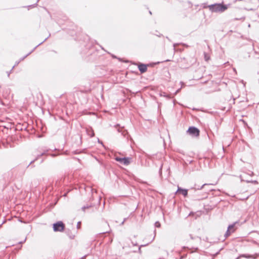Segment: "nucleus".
<instances>
[{"instance_id":"1","label":"nucleus","mask_w":259,"mask_h":259,"mask_svg":"<svg viewBox=\"0 0 259 259\" xmlns=\"http://www.w3.org/2000/svg\"><path fill=\"white\" fill-rule=\"evenodd\" d=\"M230 4L225 5L223 2L221 3H215L208 6V9L211 13H222L226 11Z\"/></svg>"},{"instance_id":"2","label":"nucleus","mask_w":259,"mask_h":259,"mask_svg":"<svg viewBox=\"0 0 259 259\" xmlns=\"http://www.w3.org/2000/svg\"><path fill=\"white\" fill-rule=\"evenodd\" d=\"M239 222L238 221H236L233 224L229 225L228 227L227 230L224 235V237L225 238L228 237L230 235L234 233L237 229V227H236V225H239Z\"/></svg>"},{"instance_id":"3","label":"nucleus","mask_w":259,"mask_h":259,"mask_svg":"<svg viewBox=\"0 0 259 259\" xmlns=\"http://www.w3.org/2000/svg\"><path fill=\"white\" fill-rule=\"evenodd\" d=\"M53 228L54 232H63L65 225L62 221H58L53 224Z\"/></svg>"},{"instance_id":"4","label":"nucleus","mask_w":259,"mask_h":259,"mask_svg":"<svg viewBox=\"0 0 259 259\" xmlns=\"http://www.w3.org/2000/svg\"><path fill=\"white\" fill-rule=\"evenodd\" d=\"M187 132L190 135L194 137H199L200 135L199 130L195 126H190Z\"/></svg>"},{"instance_id":"5","label":"nucleus","mask_w":259,"mask_h":259,"mask_svg":"<svg viewBox=\"0 0 259 259\" xmlns=\"http://www.w3.org/2000/svg\"><path fill=\"white\" fill-rule=\"evenodd\" d=\"M147 66L148 65L142 63H139L138 65V69L141 73H144L147 71Z\"/></svg>"},{"instance_id":"6","label":"nucleus","mask_w":259,"mask_h":259,"mask_svg":"<svg viewBox=\"0 0 259 259\" xmlns=\"http://www.w3.org/2000/svg\"><path fill=\"white\" fill-rule=\"evenodd\" d=\"M188 189H184V188H183L179 186H178V190L176 192L175 194L180 193L182 194L185 197H186L188 196Z\"/></svg>"},{"instance_id":"7","label":"nucleus","mask_w":259,"mask_h":259,"mask_svg":"<svg viewBox=\"0 0 259 259\" xmlns=\"http://www.w3.org/2000/svg\"><path fill=\"white\" fill-rule=\"evenodd\" d=\"M49 151V150H47L46 151H44L43 152H42L41 153H40V154H38L37 155V156L36 157V158L32 160L29 164V165H28V166H29L30 164H31L32 163H33L34 161H36L37 160H38V159H39L41 156H44V155H47V152Z\"/></svg>"},{"instance_id":"8","label":"nucleus","mask_w":259,"mask_h":259,"mask_svg":"<svg viewBox=\"0 0 259 259\" xmlns=\"http://www.w3.org/2000/svg\"><path fill=\"white\" fill-rule=\"evenodd\" d=\"M51 34H50L49 36L48 37H47L45 39V40L44 41H42V42H41L40 43H39L38 45H37L31 51H30L29 53H28L26 55H25V56H24L23 57H22V58L20 59L21 61H22L25 58H26L27 56H28L30 54H31L36 49V48L40 46V45H41L44 42H45L48 38L49 36H50Z\"/></svg>"},{"instance_id":"9","label":"nucleus","mask_w":259,"mask_h":259,"mask_svg":"<svg viewBox=\"0 0 259 259\" xmlns=\"http://www.w3.org/2000/svg\"><path fill=\"white\" fill-rule=\"evenodd\" d=\"M86 132L88 136H90L91 138L95 136L93 128L91 127H89V128H86Z\"/></svg>"},{"instance_id":"10","label":"nucleus","mask_w":259,"mask_h":259,"mask_svg":"<svg viewBox=\"0 0 259 259\" xmlns=\"http://www.w3.org/2000/svg\"><path fill=\"white\" fill-rule=\"evenodd\" d=\"M122 159H123L122 163L124 165H127L130 163L131 158L130 157H122Z\"/></svg>"},{"instance_id":"11","label":"nucleus","mask_w":259,"mask_h":259,"mask_svg":"<svg viewBox=\"0 0 259 259\" xmlns=\"http://www.w3.org/2000/svg\"><path fill=\"white\" fill-rule=\"evenodd\" d=\"M257 256L258 255H256L255 257H253L252 255L244 254L241 255V256H239L237 257L236 259H239V258L240 257H245V258H256L257 257Z\"/></svg>"},{"instance_id":"12","label":"nucleus","mask_w":259,"mask_h":259,"mask_svg":"<svg viewBox=\"0 0 259 259\" xmlns=\"http://www.w3.org/2000/svg\"><path fill=\"white\" fill-rule=\"evenodd\" d=\"M210 184H204L203 185H202L201 187H192L191 188V189H194L195 190H201L203 188H204L206 186H209Z\"/></svg>"},{"instance_id":"13","label":"nucleus","mask_w":259,"mask_h":259,"mask_svg":"<svg viewBox=\"0 0 259 259\" xmlns=\"http://www.w3.org/2000/svg\"><path fill=\"white\" fill-rule=\"evenodd\" d=\"M66 233L67 235V236L69 237L71 239H73L75 237V235L71 233L70 230H66Z\"/></svg>"},{"instance_id":"14","label":"nucleus","mask_w":259,"mask_h":259,"mask_svg":"<svg viewBox=\"0 0 259 259\" xmlns=\"http://www.w3.org/2000/svg\"><path fill=\"white\" fill-rule=\"evenodd\" d=\"M179 45H183V46H185L186 47H187L188 46L185 44H184V43H180V44H178V43H175V44H174L173 45V47H174V50L175 51H176V46Z\"/></svg>"},{"instance_id":"15","label":"nucleus","mask_w":259,"mask_h":259,"mask_svg":"<svg viewBox=\"0 0 259 259\" xmlns=\"http://www.w3.org/2000/svg\"><path fill=\"white\" fill-rule=\"evenodd\" d=\"M161 226V224L159 222L157 221L155 223V227L156 228H160Z\"/></svg>"},{"instance_id":"16","label":"nucleus","mask_w":259,"mask_h":259,"mask_svg":"<svg viewBox=\"0 0 259 259\" xmlns=\"http://www.w3.org/2000/svg\"><path fill=\"white\" fill-rule=\"evenodd\" d=\"M90 207H91V205H86V206H83V207H82V210L83 211H85V209H88V208H89Z\"/></svg>"},{"instance_id":"17","label":"nucleus","mask_w":259,"mask_h":259,"mask_svg":"<svg viewBox=\"0 0 259 259\" xmlns=\"http://www.w3.org/2000/svg\"><path fill=\"white\" fill-rule=\"evenodd\" d=\"M122 159V158H121V157H116V158H115V160H116L117 161H118V162H120V163H122V160H123V159Z\"/></svg>"},{"instance_id":"18","label":"nucleus","mask_w":259,"mask_h":259,"mask_svg":"<svg viewBox=\"0 0 259 259\" xmlns=\"http://www.w3.org/2000/svg\"><path fill=\"white\" fill-rule=\"evenodd\" d=\"M181 67L184 68H187L190 66L189 64L184 65L182 63L181 64Z\"/></svg>"},{"instance_id":"19","label":"nucleus","mask_w":259,"mask_h":259,"mask_svg":"<svg viewBox=\"0 0 259 259\" xmlns=\"http://www.w3.org/2000/svg\"><path fill=\"white\" fill-rule=\"evenodd\" d=\"M246 182H247V183H253L255 184H258L257 181H255V180H254V181H247Z\"/></svg>"},{"instance_id":"20","label":"nucleus","mask_w":259,"mask_h":259,"mask_svg":"<svg viewBox=\"0 0 259 259\" xmlns=\"http://www.w3.org/2000/svg\"><path fill=\"white\" fill-rule=\"evenodd\" d=\"M14 67H15V66H14L12 67V69H11L10 71H8V72H7V74H8V77H9V76H10V73L12 72V71L13 69H14Z\"/></svg>"},{"instance_id":"21","label":"nucleus","mask_w":259,"mask_h":259,"mask_svg":"<svg viewBox=\"0 0 259 259\" xmlns=\"http://www.w3.org/2000/svg\"><path fill=\"white\" fill-rule=\"evenodd\" d=\"M208 5H207L206 4H202V8H204V9H206V8H208Z\"/></svg>"},{"instance_id":"22","label":"nucleus","mask_w":259,"mask_h":259,"mask_svg":"<svg viewBox=\"0 0 259 259\" xmlns=\"http://www.w3.org/2000/svg\"><path fill=\"white\" fill-rule=\"evenodd\" d=\"M81 222H78L77 224V228L79 229L80 228Z\"/></svg>"},{"instance_id":"23","label":"nucleus","mask_w":259,"mask_h":259,"mask_svg":"<svg viewBox=\"0 0 259 259\" xmlns=\"http://www.w3.org/2000/svg\"><path fill=\"white\" fill-rule=\"evenodd\" d=\"M162 165H161V166L159 168V172L160 175H161V173H162Z\"/></svg>"},{"instance_id":"24","label":"nucleus","mask_w":259,"mask_h":259,"mask_svg":"<svg viewBox=\"0 0 259 259\" xmlns=\"http://www.w3.org/2000/svg\"><path fill=\"white\" fill-rule=\"evenodd\" d=\"M146 245H141L139 247V251H141V248L142 247H143V246H145Z\"/></svg>"},{"instance_id":"25","label":"nucleus","mask_w":259,"mask_h":259,"mask_svg":"<svg viewBox=\"0 0 259 259\" xmlns=\"http://www.w3.org/2000/svg\"><path fill=\"white\" fill-rule=\"evenodd\" d=\"M35 5H36V4H34V5H30L29 6H28V7H34L35 6Z\"/></svg>"},{"instance_id":"26","label":"nucleus","mask_w":259,"mask_h":259,"mask_svg":"<svg viewBox=\"0 0 259 259\" xmlns=\"http://www.w3.org/2000/svg\"><path fill=\"white\" fill-rule=\"evenodd\" d=\"M244 19V18H235L234 20H241V19Z\"/></svg>"},{"instance_id":"27","label":"nucleus","mask_w":259,"mask_h":259,"mask_svg":"<svg viewBox=\"0 0 259 259\" xmlns=\"http://www.w3.org/2000/svg\"><path fill=\"white\" fill-rule=\"evenodd\" d=\"M186 256V255H183V256H181V257H180V258H181V259H183V258H185Z\"/></svg>"},{"instance_id":"28","label":"nucleus","mask_w":259,"mask_h":259,"mask_svg":"<svg viewBox=\"0 0 259 259\" xmlns=\"http://www.w3.org/2000/svg\"><path fill=\"white\" fill-rule=\"evenodd\" d=\"M98 142H99V143H101V144H102V145H103V143H102V142H101L99 139H98Z\"/></svg>"},{"instance_id":"29","label":"nucleus","mask_w":259,"mask_h":259,"mask_svg":"<svg viewBox=\"0 0 259 259\" xmlns=\"http://www.w3.org/2000/svg\"><path fill=\"white\" fill-rule=\"evenodd\" d=\"M73 153H74V154H78V153H79V152H77L76 151H74L73 152Z\"/></svg>"},{"instance_id":"30","label":"nucleus","mask_w":259,"mask_h":259,"mask_svg":"<svg viewBox=\"0 0 259 259\" xmlns=\"http://www.w3.org/2000/svg\"><path fill=\"white\" fill-rule=\"evenodd\" d=\"M52 157H55L56 156V155L55 154H52L51 155Z\"/></svg>"},{"instance_id":"31","label":"nucleus","mask_w":259,"mask_h":259,"mask_svg":"<svg viewBox=\"0 0 259 259\" xmlns=\"http://www.w3.org/2000/svg\"><path fill=\"white\" fill-rule=\"evenodd\" d=\"M164 97H166V98H170V97H169L168 95H164Z\"/></svg>"},{"instance_id":"32","label":"nucleus","mask_w":259,"mask_h":259,"mask_svg":"<svg viewBox=\"0 0 259 259\" xmlns=\"http://www.w3.org/2000/svg\"><path fill=\"white\" fill-rule=\"evenodd\" d=\"M85 257H86V256L85 255V256H84L82 257H81V258H80V259H85Z\"/></svg>"},{"instance_id":"33","label":"nucleus","mask_w":259,"mask_h":259,"mask_svg":"<svg viewBox=\"0 0 259 259\" xmlns=\"http://www.w3.org/2000/svg\"><path fill=\"white\" fill-rule=\"evenodd\" d=\"M180 90H181V89H178V90L176 91V93H178V92L180 91Z\"/></svg>"},{"instance_id":"34","label":"nucleus","mask_w":259,"mask_h":259,"mask_svg":"<svg viewBox=\"0 0 259 259\" xmlns=\"http://www.w3.org/2000/svg\"><path fill=\"white\" fill-rule=\"evenodd\" d=\"M112 57L114 58H116V56H114V55H112Z\"/></svg>"},{"instance_id":"35","label":"nucleus","mask_w":259,"mask_h":259,"mask_svg":"<svg viewBox=\"0 0 259 259\" xmlns=\"http://www.w3.org/2000/svg\"><path fill=\"white\" fill-rule=\"evenodd\" d=\"M149 14H150L151 15L152 14V13L150 11H149Z\"/></svg>"},{"instance_id":"36","label":"nucleus","mask_w":259,"mask_h":259,"mask_svg":"<svg viewBox=\"0 0 259 259\" xmlns=\"http://www.w3.org/2000/svg\"><path fill=\"white\" fill-rule=\"evenodd\" d=\"M166 38H167L168 40H169V38H168V37H166Z\"/></svg>"},{"instance_id":"37","label":"nucleus","mask_w":259,"mask_h":259,"mask_svg":"<svg viewBox=\"0 0 259 259\" xmlns=\"http://www.w3.org/2000/svg\"><path fill=\"white\" fill-rule=\"evenodd\" d=\"M181 83L183 85H184V83L183 82H181Z\"/></svg>"},{"instance_id":"38","label":"nucleus","mask_w":259,"mask_h":259,"mask_svg":"<svg viewBox=\"0 0 259 259\" xmlns=\"http://www.w3.org/2000/svg\"><path fill=\"white\" fill-rule=\"evenodd\" d=\"M43 161H44V160H43V159H42V160H41V162H41V163H42V162H43Z\"/></svg>"},{"instance_id":"39","label":"nucleus","mask_w":259,"mask_h":259,"mask_svg":"<svg viewBox=\"0 0 259 259\" xmlns=\"http://www.w3.org/2000/svg\"><path fill=\"white\" fill-rule=\"evenodd\" d=\"M205 60H207V59L206 58V56L205 57Z\"/></svg>"},{"instance_id":"40","label":"nucleus","mask_w":259,"mask_h":259,"mask_svg":"<svg viewBox=\"0 0 259 259\" xmlns=\"http://www.w3.org/2000/svg\"><path fill=\"white\" fill-rule=\"evenodd\" d=\"M192 160H191V161H190V163H192Z\"/></svg>"},{"instance_id":"41","label":"nucleus","mask_w":259,"mask_h":259,"mask_svg":"<svg viewBox=\"0 0 259 259\" xmlns=\"http://www.w3.org/2000/svg\"><path fill=\"white\" fill-rule=\"evenodd\" d=\"M190 236H191V239H193L192 236H191V235H190Z\"/></svg>"}]
</instances>
